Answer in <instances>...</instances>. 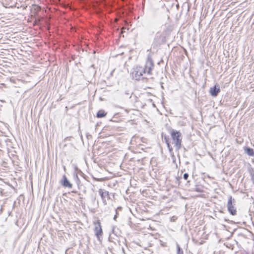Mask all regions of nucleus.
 <instances>
[{"instance_id": "nucleus-1", "label": "nucleus", "mask_w": 254, "mask_h": 254, "mask_svg": "<svg viewBox=\"0 0 254 254\" xmlns=\"http://www.w3.org/2000/svg\"><path fill=\"white\" fill-rule=\"evenodd\" d=\"M153 67V63L152 61L148 59L146 63L145 68L138 66L133 68L131 73L132 78L135 80H139L143 73H145L146 72L148 74H150Z\"/></svg>"}, {"instance_id": "nucleus-2", "label": "nucleus", "mask_w": 254, "mask_h": 254, "mask_svg": "<svg viewBox=\"0 0 254 254\" xmlns=\"http://www.w3.org/2000/svg\"><path fill=\"white\" fill-rule=\"evenodd\" d=\"M166 32L165 30L157 31L153 38V44L156 45H160L166 41Z\"/></svg>"}, {"instance_id": "nucleus-3", "label": "nucleus", "mask_w": 254, "mask_h": 254, "mask_svg": "<svg viewBox=\"0 0 254 254\" xmlns=\"http://www.w3.org/2000/svg\"><path fill=\"white\" fill-rule=\"evenodd\" d=\"M171 135L175 146L177 149L179 150L181 146L182 139L181 133L180 131L173 129L171 131Z\"/></svg>"}, {"instance_id": "nucleus-4", "label": "nucleus", "mask_w": 254, "mask_h": 254, "mask_svg": "<svg viewBox=\"0 0 254 254\" xmlns=\"http://www.w3.org/2000/svg\"><path fill=\"white\" fill-rule=\"evenodd\" d=\"M94 231L97 239L100 240V238L102 236L103 232L101 223L99 221H97L96 222L94 223Z\"/></svg>"}, {"instance_id": "nucleus-5", "label": "nucleus", "mask_w": 254, "mask_h": 254, "mask_svg": "<svg viewBox=\"0 0 254 254\" xmlns=\"http://www.w3.org/2000/svg\"><path fill=\"white\" fill-rule=\"evenodd\" d=\"M235 204V201L232 199V196H229L228 202V209L229 212L233 215L236 214V210L235 208L234 205Z\"/></svg>"}, {"instance_id": "nucleus-6", "label": "nucleus", "mask_w": 254, "mask_h": 254, "mask_svg": "<svg viewBox=\"0 0 254 254\" xmlns=\"http://www.w3.org/2000/svg\"><path fill=\"white\" fill-rule=\"evenodd\" d=\"M61 184L64 187L69 189L72 188V184L68 181L65 175L63 176V179L61 181Z\"/></svg>"}, {"instance_id": "nucleus-7", "label": "nucleus", "mask_w": 254, "mask_h": 254, "mask_svg": "<svg viewBox=\"0 0 254 254\" xmlns=\"http://www.w3.org/2000/svg\"><path fill=\"white\" fill-rule=\"evenodd\" d=\"M209 92L211 95H217L220 92L219 86L217 84L215 85L214 86L210 88Z\"/></svg>"}, {"instance_id": "nucleus-8", "label": "nucleus", "mask_w": 254, "mask_h": 254, "mask_svg": "<svg viewBox=\"0 0 254 254\" xmlns=\"http://www.w3.org/2000/svg\"><path fill=\"white\" fill-rule=\"evenodd\" d=\"M99 192L101 195L103 201L106 200V197H108L109 193L107 191H103L102 190L100 189L99 190Z\"/></svg>"}, {"instance_id": "nucleus-9", "label": "nucleus", "mask_w": 254, "mask_h": 254, "mask_svg": "<svg viewBox=\"0 0 254 254\" xmlns=\"http://www.w3.org/2000/svg\"><path fill=\"white\" fill-rule=\"evenodd\" d=\"M107 113L104 112V110H101L99 111L97 113V118H102L106 116Z\"/></svg>"}, {"instance_id": "nucleus-10", "label": "nucleus", "mask_w": 254, "mask_h": 254, "mask_svg": "<svg viewBox=\"0 0 254 254\" xmlns=\"http://www.w3.org/2000/svg\"><path fill=\"white\" fill-rule=\"evenodd\" d=\"M246 152L250 156H254V151L253 149L251 148H247L246 149Z\"/></svg>"}, {"instance_id": "nucleus-11", "label": "nucleus", "mask_w": 254, "mask_h": 254, "mask_svg": "<svg viewBox=\"0 0 254 254\" xmlns=\"http://www.w3.org/2000/svg\"><path fill=\"white\" fill-rule=\"evenodd\" d=\"M177 254H184L183 251L181 250V248L178 244H177Z\"/></svg>"}, {"instance_id": "nucleus-12", "label": "nucleus", "mask_w": 254, "mask_h": 254, "mask_svg": "<svg viewBox=\"0 0 254 254\" xmlns=\"http://www.w3.org/2000/svg\"><path fill=\"white\" fill-rule=\"evenodd\" d=\"M166 143H167V147L169 149L170 152H172V150H173L172 147H171V146L170 145V143L168 142V141L167 139H166Z\"/></svg>"}, {"instance_id": "nucleus-13", "label": "nucleus", "mask_w": 254, "mask_h": 254, "mask_svg": "<svg viewBox=\"0 0 254 254\" xmlns=\"http://www.w3.org/2000/svg\"><path fill=\"white\" fill-rule=\"evenodd\" d=\"M184 179L185 180H187L189 177V175L187 174V173H185L184 174Z\"/></svg>"}, {"instance_id": "nucleus-14", "label": "nucleus", "mask_w": 254, "mask_h": 254, "mask_svg": "<svg viewBox=\"0 0 254 254\" xmlns=\"http://www.w3.org/2000/svg\"><path fill=\"white\" fill-rule=\"evenodd\" d=\"M132 91H127V92H126V94H127V95H129V94H132Z\"/></svg>"}, {"instance_id": "nucleus-15", "label": "nucleus", "mask_w": 254, "mask_h": 254, "mask_svg": "<svg viewBox=\"0 0 254 254\" xmlns=\"http://www.w3.org/2000/svg\"><path fill=\"white\" fill-rule=\"evenodd\" d=\"M116 215L115 216L114 219L116 220Z\"/></svg>"}]
</instances>
